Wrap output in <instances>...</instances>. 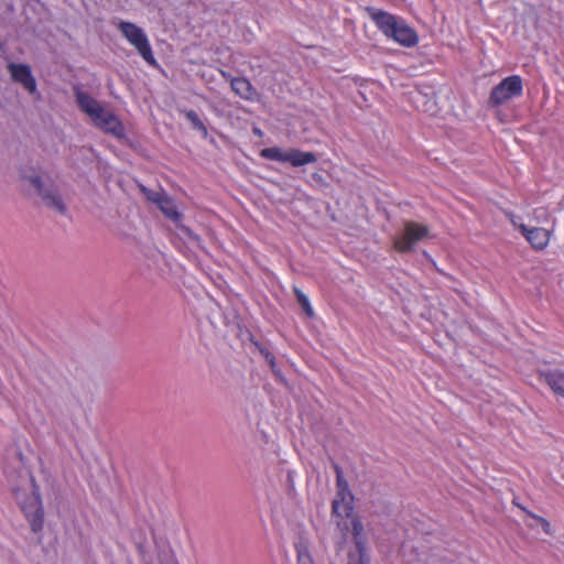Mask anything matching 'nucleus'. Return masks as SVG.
Returning <instances> with one entry per match:
<instances>
[{
	"mask_svg": "<svg viewBox=\"0 0 564 564\" xmlns=\"http://www.w3.org/2000/svg\"><path fill=\"white\" fill-rule=\"evenodd\" d=\"M430 237V230L426 226L408 221L403 231L394 239V248L400 252L411 251L414 246Z\"/></svg>",
	"mask_w": 564,
	"mask_h": 564,
	"instance_id": "6e6552de",
	"label": "nucleus"
},
{
	"mask_svg": "<svg viewBox=\"0 0 564 564\" xmlns=\"http://www.w3.org/2000/svg\"><path fill=\"white\" fill-rule=\"evenodd\" d=\"M260 155L267 160L290 163L294 167L315 163L317 156L313 152H304L297 149L282 150L279 147L262 149Z\"/></svg>",
	"mask_w": 564,
	"mask_h": 564,
	"instance_id": "423d86ee",
	"label": "nucleus"
},
{
	"mask_svg": "<svg viewBox=\"0 0 564 564\" xmlns=\"http://www.w3.org/2000/svg\"><path fill=\"white\" fill-rule=\"evenodd\" d=\"M335 469L337 475V494L333 500V518L341 531L351 530L354 536L358 538L362 532V524L354 516L352 495L339 467L336 466Z\"/></svg>",
	"mask_w": 564,
	"mask_h": 564,
	"instance_id": "7ed1b4c3",
	"label": "nucleus"
},
{
	"mask_svg": "<svg viewBox=\"0 0 564 564\" xmlns=\"http://www.w3.org/2000/svg\"><path fill=\"white\" fill-rule=\"evenodd\" d=\"M294 294L296 296L297 302L301 304L302 308L306 313V315L313 316L314 312L308 297L297 288H294Z\"/></svg>",
	"mask_w": 564,
	"mask_h": 564,
	"instance_id": "f3484780",
	"label": "nucleus"
},
{
	"mask_svg": "<svg viewBox=\"0 0 564 564\" xmlns=\"http://www.w3.org/2000/svg\"><path fill=\"white\" fill-rule=\"evenodd\" d=\"M75 97L80 110L90 118L96 128L119 139L124 137V127L112 111L79 89L75 90Z\"/></svg>",
	"mask_w": 564,
	"mask_h": 564,
	"instance_id": "f03ea898",
	"label": "nucleus"
},
{
	"mask_svg": "<svg viewBox=\"0 0 564 564\" xmlns=\"http://www.w3.org/2000/svg\"><path fill=\"white\" fill-rule=\"evenodd\" d=\"M4 475L8 485L24 513L31 531L39 533L44 524V510L39 488L21 452L14 451L7 458Z\"/></svg>",
	"mask_w": 564,
	"mask_h": 564,
	"instance_id": "f257e3e1",
	"label": "nucleus"
},
{
	"mask_svg": "<svg viewBox=\"0 0 564 564\" xmlns=\"http://www.w3.org/2000/svg\"><path fill=\"white\" fill-rule=\"evenodd\" d=\"M272 372L280 381H284L281 370L278 368V366L275 367V370H272Z\"/></svg>",
	"mask_w": 564,
	"mask_h": 564,
	"instance_id": "393cba45",
	"label": "nucleus"
},
{
	"mask_svg": "<svg viewBox=\"0 0 564 564\" xmlns=\"http://www.w3.org/2000/svg\"><path fill=\"white\" fill-rule=\"evenodd\" d=\"M519 230L536 250L544 249L550 242L551 232L547 229L539 227L528 228L524 224H520Z\"/></svg>",
	"mask_w": 564,
	"mask_h": 564,
	"instance_id": "9b49d317",
	"label": "nucleus"
},
{
	"mask_svg": "<svg viewBox=\"0 0 564 564\" xmlns=\"http://www.w3.org/2000/svg\"><path fill=\"white\" fill-rule=\"evenodd\" d=\"M311 184L316 185V186H325L327 183H326L325 177L322 174L313 173L311 175Z\"/></svg>",
	"mask_w": 564,
	"mask_h": 564,
	"instance_id": "412c9836",
	"label": "nucleus"
},
{
	"mask_svg": "<svg viewBox=\"0 0 564 564\" xmlns=\"http://www.w3.org/2000/svg\"><path fill=\"white\" fill-rule=\"evenodd\" d=\"M262 354L264 355V358L269 364L271 370H275L276 362L274 356L270 351H262Z\"/></svg>",
	"mask_w": 564,
	"mask_h": 564,
	"instance_id": "4be33fe9",
	"label": "nucleus"
},
{
	"mask_svg": "<svg viewBox=\"0 0 564 564\" xmlns=\"http://www.w3.org/2000/svg\"><path fill=\"white\" fill-rule=\"evenodd\" d=\"M20 177L34 187L46 207L59 214L66 212V206L58 188L47 175H40L33 166L24 165L20 169Z\"/></svg>",
	"mask_w": 564,
	"mask_h": 564,
	"instance_id": "20e7f679",
	"label": "nucleus"
},
{
	"mask_svg": "<svg viewBox=\"0 0 564 564\" xmlns=\"http://www.w3.org/2000/svg\"><path fill=\"white\" fill-rule=\"evenodd\" d=\"M523 91L522 78L512 75L502 79L490 93L489 101L495 105H503L512 98L519 97Z\"/></svg>",
	"mask_w": 564,
	"mask_h": 564,
	"instance_id": "0eeeda50",
	"label": "nucleus"
},
{
	"mask_svg": "<svg viewBox=\"0 0 564 564\" xmlns=\"http://www.w3.org/2000/svg\"><path fill=\"white\" fill-rule=\"evenodd\" d=\"M8 69L14 82L21 84L30 94L36 93V80L29 65L10 63Z\"/></svg>",
	"mask_w": 564,
	"mask_h": 564,
	"instance_id": "9d476101",
	"label": "nucleus"
},
{
	"mask_svg": "<svg viewBox=\"0 0 564 564\" xmlns=\"http://www.w3.org/2000/svg\"><path fill=\"white\" fill-rule=\"evenodd\" d=\"M221 75H223V77H225L226 79H229V80L231 79L230 75H229L228 73H226V72H221Z\"/></svg>",
	"mask_w": 564,
	"mask_h": 564,
	"instance_id": "bb28decb",
	"label": "nucleus"
},
{
	"mask_svg": "<svg viewBox=\"0 0 564 564\" xmlns=\"http://www.w3.org/2000/svg\"><path fill=\"white\" fill-rule=\"evenodd\" d=\"M147 198L156 204L158 206L161 204V202L165 198L166 194L164 192H155L151 189H147L145 187L141 188Z\"/></svg>",
	"mask_w": 564,
	"mask_h": 564,
	"instance_id": "aec40b11",
	"label": "nucleus"
},
{
	"mask_svg": "<svg viewBox=\"0 0 564 564\" xmlns=\"http://www.w3.org/2000/svg\"><path fill=\"white\" fill-rule=\"evenodd\" d=\"M348 564H370V561L364 552L360 542H357V553L349 556Z\"/></svg>",
	"mask_w": 564,
	"mask_h": 564,
	"instance_id": "a211bd4d",
	"label": "nucleus"
},
{
	"mask_svg": "<svg viewBox=\"0 0 564 564\" xmlns=\"http://www.w3.org/2000/svg\"><path fill=\"white\" fill-rule=\"evenodd\" d=\"M390 36L400 45L413 47L419 42L416 31L402 19L390 14Z\"/></svg>",
	"mask_w": 564,
	"mask_h": 564,
	"instance_id": "1a4fd4ad",
	"label": "nucleus"
},
{
	"mask_svg": "<svg viewBox=\"0 0 564 564\" xmlns=\"http://www.w3.org/2000/svg\"><path fill=\"white\" fill-rule=\"evenodd\" d=\"M185 117L187 120L193 124V127L199 131H202L204 134L207 133V129L203 121L199 119L198 115L194 110H188L185 112Z\"/></svg>",
	"mask_w": 564,
	"mask_h": 564,
	"instance_id": "6ab92c4d",
	"label": "nucleus"
},
{
	"mask_svg": "<svg viewBox=\"0 0 564 564\" xmlns=\"http://www.w3.org/2000/svg\"><path fill=\"white\" fill-rule=\"evenodd\" d=\"M119 31L124 39L132 45L140 56L151 66H156V59L152 52L151 44L145 32L132 22L121 21L118 24Z\"/></svg>",
	"mask_w": 564,
	"mask_h": 564,
	"instance_id": "39448f33",
	"label": "nucleus"
},
{
	"mask_svg": "<svg viewBox=\"0 0 564 564\" xmlns=\"http://www.w3.org/2000/svg\"><path fill=\"white\" fill-rule=\"evenodd\" d=\"M230 86L232 91L245 100H252L256 96V89L245 77L231 78Z\"/></svg>",
	"mask_w": 564,
	"mask_h": 564,
	"instance_id": "f8f14e48",
	"label": "nucleus"
},
{
	"mask_svg": "<svg viewBox=\"0 0 564 564\" xmlns=\"http://www.w3.org/2000/svg\"><path fill=\"white\" fill-rule=\"evenodd\" d=\"M545 382L554 393L564 398V372L552 371L546 373Z\"/></svg>",
	"mask_w": 564,
	"mask_h": 564,
	"instance_id": "ddd939ff",
	"label": "nucleus"
},
{
	"mask_svg": "<svg viewBox=\"0 0 564 564\" xmlns=\"http://www.w3.org/2000/svg\"><path fill=\"white\" fill-rule=\"evenodd\" d=\"M254 132H256L257 134H260V133H261V131H260L259 129H254Z\"/></svg>",
	"mask_w": 564,
	"mask_h": 564,
	"instance_id": "c85d7f7f",
	"label": "nucleus"
},
{
	"mask_svg": "<svg viewBox=\"0 0 564 564\" xmlns=\"http://www.w3.org/2000/svg\"><path fill=\"white\" fill-rule=\"evenodd\" d=\"M507 216H508L509 220L511 221V224H512L516 228H518V229H519V225H520V224H522V223H521V218H520V217H518V216H516V215H513L512 213H508V214H507Z\"/></svg>",
	"mask_w": 564,
	"mask_h": 564,
	"instance_id": "b1692460",
	"label": "nucleus"
},
{
	"mask_svg": "<svg viewBox=\"0 0 564 564\" xmlns=\"http://www.w3.org/2000/svg\"><path fill=\"white\" fill-rule=\"evenodd\" d=\"M158 207L172 221L178 223L181 220V213L177 210L175 202L167 195Z\"/></svg>",
	"mask_w": 564,
	"mask_h": 564,
	"instance_id": "2eb2a0df",
	"label": "nucleus"
},
{
	"mask_svg": "<svg viewBox=\"0 0 564 564\" xmlns=\"http://www.w3.org/2000/svg\"><path fill=\"white\" fill-rule=\"evenodd\" d=\"M272 372L280 381H284L281 370L278 368V366L275 367V370H272Z\"/></svg>",
	"mask_w": 564,
	"mask_h": 564,
	"instance_id": "a878e982",
	"label": "nucleus"
},
{
	"mask_svg": "<svg viewBox=\"0 0 564 564\" xmlns=\"http://www.w3.org/2000/svg\"><path fill=\"white\" fill-rule=\"evenodd\" d=\"M148 564H152V563H148Z\"/></svg>",
	"mask_w": 564,
	"mask_h": 564,
	"instance_id": "c756f323",
	"label": "nucleus"
},
{
	"mask_svg": "<svg viewBox=\"0 0 564 564\" xmlns=\"http://www.w3.org/2000/svg\"><path fill=\"white\" fill-rule=\"evenodd\" d=\"M296 564H314L310 553V545L307 540L300 538L295 542Z\"/></svg>",
	"mask_w": 564,
	"mask_h": 564,
	"instance_id": "4468645a",
	"label": "nucleus"
},
{
	"mask_svg": "<svg viewBox=\"0 0 564 564\" xmlns=\"http://www.w3.org/2000/svg\"><path fill=\"white\" fill-rule=\"evenodd\" d=\"M367 12L379 26V29L383 32V34L388 36V13L375 8H368Z\"/></svg>",
	"mask_w": 564,
	"mask_h": 564,
	"instance_id": "dca6fc26",
	"label": "nucleus"
},
{
	"mask_svg": "<svg viewBox=\"0 0 564 564\" xmlns=\"http://www.w3.org/2000/svg\"><path fill=\"white\" fill-rule=\"evenodd\" d=\"M186 231L188 232V235H189L194 240H197V239H198V238H197V236L193 235V234H192V232H189L187 229H186Z\"/></svg>",
	"mask_w": 564,
	"mask_h": 564,
	"instance_id": "cd10ccee",
	"label": "nucleus"
},
{
	"mask_svg": "<svg viewBox=\"0 0 564 564\" xmlns=\"http://www.w3.org/2000/svg\"><path fill=\"white\" fill-rule=\"evenodd\" d=\"M532 517L534 519H536L542 524V528H543L545 533H547V534L551 533V524H550V522L546 519L538 517V516H534V514H532Z\"/></svg>",
	"mask_w": 564,
	"mask_h": 564,
	"instance_id": "5701e85b",
	"label": "nucleus"
}]
</instances>
